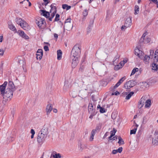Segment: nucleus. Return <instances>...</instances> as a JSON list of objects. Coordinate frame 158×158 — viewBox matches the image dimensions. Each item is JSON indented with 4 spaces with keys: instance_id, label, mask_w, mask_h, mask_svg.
<instances>
[{
    "instance_id": "63",
    "label": "nucleus",
    "mask_w": 158,
    "mask_h": 158,
    "mask_svg": "<svg viewBox=\"0 0 158 158\" xmlns=\"http://www.w3.org/2000/svg\"><path fill=\"white\" fill-rule=\"evenodd\" d=\"M54 112L56 113L57 112V110L56 109H54L53 110Z\"/></svg>"
},
{
    "instance_id": "22",
    "label": "nucleus",
    "mask_w": 158,
    "mask_h": 158,
    "mask_svg": "<svg viewBox=\"0 0 158 158\" xmlns=\"http://www.w3.org/2000/svg\"><path fill=\"white\" fill-rule=\"evenodd\" d=\"M8 27L11 30L15 31V32L17 33V31L16 30L15 27L12 24H9Z\"/></svg>"
},
{
    "instance_id": "41",
    "label": "nucleus",
    "mask_w": 158,
    "mask_h": 158,
    "mask_svg": "<svg viewBox=\"0 0 158 158\" xmlns=\"http://www.w3.org/2000/svg\"><path fill=\"white\" fill-rule=\"evenodd\" d=\"M91 115L89 116L90 118L92 119L93 118L94 116L96 114V112H92V113H90Z\"/></svg>"
},
{
    "instance_id": "57",
    "label": "nucleus",
    "mask_w": 158,
    "mask_h": 158,
    "mask_svg": "<svg viewBox=\"0 0 158 158\" xmlns=\"http://www.w3.org/2000/svg\"><path fill=\"white\" fill-rule=\"evenodd\" d=\"M108 134H109V132H106V133L104 135L103 137V138H105V137H106L108 135Z\"/></svg>"
},
{
    "instance_id": "8",
    "label": "nucleus",
    "mask_w": 158,
    "mask_h": 158,
    "mask_svg": "<svg viewBox=\"0 0 158 158\" xmlns=\"http://www.w3.org/2000/svg\"><path fill=\"white\" fill-rule=\"evenodd\" d=\"M17 34L21 37L26 40L29 39V37L22 30H18L17 31Z\"/></svg>"
},
{
    "instance_id": "48",
    "label": "nucleus",
    "mask_w": 158,
    "mask_h": 158,
    "mask_svg": "<svg viewBox=\"0 0 158 158\" xmlns=\"http://www.w3.org/2000/svg\"><path fill=\"white\" fill-rule=\"evenodd\" d=\"M44 49L46 51H47L49 50L48 47L47 46H44Z\"/></svg>"
},
{
    "instance_id": "38",
    "label": "nucleus",
    "mask_w": 158,
    "mask_h": 158,
    "mask_svg": "<svg viewBox=\"0 0 158 158\" xmlns=\"http://www.w3.org/2000/svg\"><path fill=\"white\" fill-rule=\"evenodd\" d=\"M31 139H33L34 137V135L35 133V132L33 129H31Z\"/></svg>"
},
{
    "instance_id": "13",
    "label": "nucleus",
    "mask_w": 158,
    "mask_h": 158,
    "mask_svg": "<svg viewBox=\"0 0 158 158\" xmlns=\"http://www.w3.org/2000/svg\"><path fill=\"white\" fill-rule=\"evenodd\" d=\"M43 51L41 49H39L36 53V58L37 59L41 60L43 56Z\"/></svg>"
},
{
    "instance_id": "16",
    "label": "nucleus",
    "mask_w": 158,
    "mask_h": 158,
    "mask_svg": "<svg viewBox=\"0 0 158 158\" xmlns=\"http://www.w3.org/2000/svg\"><path fill=\"white\" fill-rule=\"evenodd\" d=\"M151 58V57L147 55H145L143 59V61L144 62L145 64H148L149 63L150 59Z\"/></svg>"
},
{
    "instance_id": "61",
    "label": "nucleus",
    "mask_w": 158,
    "mask_h": 158,
    "mask_svg": "<svg viewBox=\"0 0 158 158\" xmlns=\"http://www.w3.org/2000/svg\"><path fill=\"white\" fill-rule=\"evenodd\" d=\"M123 62H124V64L126 63L127 62V60L126 59L124 60L123 61H122Z\"/></svg>"
},
{
    "instance_id": "5",
    "label": "nucleus",
    "mask_w": 158,
    "mask_h": 158,
    "mask_svg": "<svg viewBox=\"0 0 158 158\" xmlns=\"http://www.w3.org/2000/svg\"><path fill=\"white\" fill-rule=\"evenodd\" d=\"M81 52L80 46L76 44L73 48L71 53V57L79 58Z\"/></svg>"
},
{
    "instance_id": "21",
    "label": "nucleus",
    "mask_w": 158,
    "mask_h": 158,
    "mask_svg": "<svg viewBox=\"0 0 158 158\" xmlns=\"http://www.w3.org/2000/svg\"><path fill=\"white\" fill-rule=\"evenodd\" d=\"M62 52L60 50H59L57 51V59L60 60L61 59Z\"/></svg>"
},
{
    "instance_id": "36",
    "label": "nucleus",
    "mask_w": 158,
    "mask_h": 158,
    "mask_svg": "<svg viewBox=\"0 0 158 158\" xmlns=\"http://www.w3.org/2000/svg\"><path fill=\"white\" fill-rule=\"evenodd\" d=\"M144 98H145L142 97L139 103L142 105H144L145 103Z\"/></svg>"
},
{
    "instance_id": "49",
    "label": "nucleus",
    "mask_w": 158,
    "mask_h": 158,
    "mask_svg": "<svg viewBox=\"0 0 158 158\" xmlns=\"http://www.w3.org/2000/svg\"><path fill=\"white\" fill-rule=\"evenodd\" d=\"M150 55L149 56L151 57L154 54V51L153 50H150Z\"/></svg>"
},
{
    "instance_id": "59",
    "label": "nucleus",
    "mask_w": 158,
    "mask_h": 158,
    "mask_svg": "<svg viewBox=\"0 0 158 158\" xmlns=\"http://www.w3.org/2000/svg\"><path fill=\"white\" fill-rule=\"evenodd\" d=\"M3 39V36H0V42H2Z\"/></svg>"
},
{
    "instance_id": "46",
    "label": "nucleus",
    "mask_w": 158,
    "mask_h": 158,
    "mask_svg": "<svg viewBox=\"0 0 158 158\" xmlns=\"http://www.w3.org/2000/svg\"><path fill=\"white\" fill-rule=\"evenodd\" d=\"M117 150L118 152L119 153H121L122 150H123V148L122 147H119L118 149H117Z\"/></svg>"
},
{
    "instance_id": "11",
    "label": "nucleus",
    "mask_w": 158,
    "mask_h": 158,
    "mask_svg": "<svg viewBox=\"0 0 158 158\" xmlns=\"http://www.w3.org/2000/svg\"><path fill=\"white\" fill-rule=\"evenodd\" d=\"M125 79V77H124L121 78L119 81L115 84V85L112 88V90L114 91V89L118 87L122 83Z\"/></svg>"
},
{
    "instance_id": "44",
    "label": "nucleus",
    "mask_w": 158,
    "mask_h": 158,
    "mask_svg": "<svg viewBox=\"0 0 158 158\" xmlns=\"http://www.w3.org/2000/svg\"><path fill=\"white\" fill-rule=\"evenodd\" d=\"M119 94V93L118 91H116L114 93H112L111 94L112 95H118Z\"/></svg>"
},
{
    "instance_id": "20",
    "label": "nucleus",
    "mask_w": 158,
    "mask_h": 158,
    "mask_svg": "<svg viewBox=\"0 0 158 158\" xmlns=\"http://www.w3.org/2000/svg\"><path fill=\"white\" fill-rule=\"evenodd\" d=\"M52 157L54 158H60L61 156L59 153H56V152L55 153L53 152V153L50 156V158H52Z\"/></svg>"
},
{
    "instance_id": "30",
    "label": "nucleus",
    "mask_w": 158,
    "mask_h": 158,
    "mask_svg": "<svg viewBox=\"0 0 158 158\" xmlns=\"http://www.w3.org/2000/svg\"><path fill=\"white\" fill-rule=\"evenodd\" d=\"M101 127L102 124L101 123H99L97 125L95 129L94 130H95L96 132L97 131H99L101 129Z\"/></svg>"
},
{
    "instance_id": "42",
    "label": "nucleus",
    "mask_w": 158,
    "mask_h": 158,
    "mask_svg": "<svg viewBox=\"0 0 158 158\" xmlns=\"http://www.w3.org/2000/svg\"><path fill=\"white\" fill-rule=\"evenodd\" d=\"M4 52V50L3 49H0V56H3Z\"/></svg>"
},
{
    "instance_id": "45",
    "label": "nucleus",
    "mask_w": 158,
    "mask_h": 158,
    "mask_svg": "<svg viewBox=\"0 0 158 158\" xmlns=\"http://www.w3.org/2000/svg\"><path fill=\"white\" fill-rule=\"evenodd\" d=\"M128 27H127L126 25L124 24V25H123L121 27V29L122 30H125Z\"/></svg>"
},
{
    "instance_id": "6",
    "label": "nucleus",
    "mask_w": 158,
    "mask_h": 158,
    "mask_svg": "<svg viewBox=\"0 0 158 158\" xmlns=\"http://www.w3.org/2000/svg\"><path fill=\"white\" fill-rule=\"evenodd\" d=\"M150 41V39L147 35L146 33H144L141 37L139 42L140 43L147 44L149 43Z\"/></svg>"
},
{
    "instance_id": "55",
    "label": "nucleus",
    "mask_w": 158,
    "mask_h": 158,
    "mask_svg": "<svg viewBox=\"0 0 158 158\" xmlns=\"http://www.w3.org/2000/svg\"><path fill=\"white\" fill-rule=\"evenodd\" d=\"M143 106V105H142L141 104H140V103H138V107L140 108H142Z\"/></svg>"
},
{
    "instance_id": "56",
    "label": "nucleus",
    "mask_w": 158,
    "mask_h": 158,
    "mask_svg": "<svg viewBox=\"0 0 158 158\" xmlns=\"http://www.w3.org/2000/svg\"><path fill=\"white\" fill-rule=\"evenodd\" d=\"M143 85L145 86H146V87L147 86H148V83L146 82H143Z\"/></svg>"
},
{
    "instance_id": "60",
    "label": "nucleus",
    "mask_w": 158,
    "mask_h": 158,
    "mask_svg": "<svg viewBox=\"0 0 158 158\" xmlns=\"http://www.w3.org/2000/svg\"><path fill=\"white\" fill-rule=\"evenodd\" d=\"M112 137L113 136H112L110 135V136L108 137V139H109V140H111L112 139Z\"/></svg>"
},
{
    "instance_id": "51",
    "label": "nucleus",
    "mask_w": 158,
    "mask_h": 158,
    "mask_svg": "<svg viewBox=\"0 0 158 158\" xmlns=\"http://www.w3.org/2000/svg\"><path fill=\"white\" fill-rule=\"evenodd\" d=\"M77 95L75 92H73L72 93V97L74 98L76 97Z\"/></svg>"
},
{
    "instance_id": "50",
    "label": "nucleus",
    "mask_w": 158,
    "mask_h": 158,
    "mask_svg": "<svg viewBox=\"0 0 158 158\" xmlns=\"http://www.w3.org/2000/svg\"><path fill=\"white\" fill-rule=\"evenodd\" d=\"M118 152L117 150H114L112 151V153L114 154H116Z\"/></svg>"
},
{
    "instance_id": "9",
    "label": "nucleus",
    "mask_w": 158,
    "mask_h": 158,
    "mask_svg": "<svg viewBox=\"0 0 158 158\" xmlns=\"http://www.w3.org/2000/svg\"><path fill=\"white\" fill-rule=\"evenodd\" d=\"M72 60V68H75L79 62L78 58L71 57Z\"/></svg>"
},
{
    "instance_id": "62",
    "label": "nucleus",
    "mask_w": 158,
    "mask_h": 158,
    "mask_svg": "<svg viewBox=\"0 0 158 158\" xmlns=\"http://www.w3.org/2000/svg\"><path fill=\"white\" fill-rule=\"evenodd\" d=\"M116 139H117V137H116L115 136L113 137V138H112V139L113 140H115Z\"/></svg>"
},
{
    "instance_id": "28",
    "label": "nucleus",
    "mask_w": 158,
    "mask_h": 158,
    "mask_svg": "<svg viewBox=\"0 0 158 158\" xmlns=\"http://www.w3.org/2000/svg\"><path fill=\"white\" fill-rule=\"evenodd\" d=\"M88 14V10L85 9L83 12V19H84L85 18V17Z\"/></svg>"
},
{
    "instance_id": "17",
    "label": "nucleus",
    "mask_w": 158,
    "mask_h": 158,
    "mask_svg": "<svg viewBox=\"0 0 158 158\" xmlns=\"http://www.w3.org/2000/svg\"><path fill=\"white\" fill-rule=\"evenodd\" d=\"M142 52L139 51L138 49H136L135 50V54L139 58L141 59L142 58V56L141 55Z\"/></svg>"
},
{
    "instance_id": "64",
    "label": "nucleus",
    "mask_w": 158,
    "mask_h": 158,
    "mask_svg": "<svg viewBox=\"0 0 158 158\" xmlns=\"http://www.w3.org/2000/svg\"><path fill=\"white\" fill-rule=\"evenodd\" d=\"M101 108H102V107H101L100 105H98V106H97V108H100V109Z\"/></svg>"
},
{
    "instance_id": "1",
    "label": "nucleus",
    "mask_w": 158,
    "mask_h": 158,
    "mask_svg": "<svg viewBox=\"0 0 158 158\" xmlns=\"http://www.w3.org/2000/svg\"><path fill=\"white\" fill-rule=\"evenodd\" d=\"M7 84V81H5L0 85V92L5 100L9 101L12 98L13 93L15 90V88L13 82L9 81L6 89Z\"/></svg>"
},
{
    "instance_id": "35",
    "label": "nucleus",
    "mask_w": 158,
    "mask_h": 158,
    "mask_svg": "<svg viewBox=\"0 0 158 158\" xmlns=\"http://www.w3.org/2000/svg\"><path fill=\"white\" fill-rule=\"evenodd\" d=\"M139 69L137 68H134L132 71L131 75H134L136 72L138 71Z\"/></svg>"
},
{
    "instance_id": "33",
    "label": "nucleus",
    "mask_w": 158,
    "mask_h": 158,
    "mask_svg": "<svg viewBox=\"0 0 158 158\" xmlns=\"http://www.w3.org/2000/svg\"><path fill=\"white\" fill-rule=\"evenodd\" d=\"M152 143L154 145H158V141L156 139H153L152 140Z\"/></svg>"
},
{
    "instance_id": "39",
    "label": "nucleus",
    "mask_w": 158,
    "mask_h": 158,
    "mask_svg": "<svg viewBox=\"0 0 158 158\" xmlns=\"http://www.w3.org/2000/svg\"><path fill=\"white\" fill-rule=\"evenodd\" d=\"M60 15L58 14H56V17L55 19V21H57L59 20Z\"/></svg>"
},
{
    "instance_id": "18",
    "label": "nucleus",
    "mask_w": 158,
    "mask_h": 158,
    "mask_svg": "<svg viewBox=\"0 0 158 158\" xmlns=\"http://www.w3.org/2000/svg\"><path fill=\"white\" fill-rule=\"evenodd\" d=\"M52 109V107L51 104H49L47 106L46 109V111L47 114L50 113Z\"/></svg>"
},
{
    "instance_id": "47",
    "label": "nucleus",
    "mask_w": 158,
    "mask_h": 158,
    "mask_svg": "<svg viewBox=\"0 0 158 158\" xmlns=\"http://www.w3.org/2000/svg\"><path fill=\"white\" fill-rule=\"evenodd\" d=\"M71 19L70 18L67 19L65 21V23H71Z\"/></svg>"
},
{
    "instance_id": "43",
    "label": "nucleus",
    "mask_w": 158,
    "mask_h": 158,
    "mask_svg": "<svg viewBox=\"0 0 158 158\" xmlns=\"http://www.w3.org/2000/svg\"><path fill=\"white\" fill-rule=\"evenodd\" d=\"M147 118L146 116L144 117L143 118V124H145L146 123Z\"/></svg>"
},
{
    "instance_id": "10",
    "label": "nucleus",
    "mask_w": 158,
    "mask_h": 158,
    "mask_svg": "<svg viewBox=\"0 0 158 158\" xmlns=\"http://www.w3.org/2000/svg\"><path fill=\"white\" fill-rule=\"evenodd\" d=\"M36 23L39 27H42L45 23V22L43 19L41 18L38 20H36Z\"/></svg>"
},
{
    "instance_id": "3",
    "label": "nucleus",
    "mask_w": 158,
    "mask_h": 158,
    "mask_svg": "<svg viewBox=\"0 0 158 158\" xmlns=\"http://www.w3.org/2000/svg\"><path fill=\"white\" fill-rule=\"evenodd\" d=\"M50 7L51 8L50 11V13L51 14L50 17L48 12L44 10H40V11L42 12L41 14L46 18H48L49 20L52 21V19L54 17L56 12V6H54V4H52Z\"/></svg>"
},
{
    "instance_id": "29",
    "label": "nucleus",
    "mask_w": 158,
    "mask_h": 158,
    "mask_svg": "<svg viewBox=\"0 0 158 158\" xmlns=\"http://www.w3.org/2000/svg\"><path fill=\"white\" fill-rule=\"evenodd\" d=\"M21 57L18 56V58L19 59V60L18 62L19 64H22L23 65L25 64V63L24 62V59L23 58L21 59Z\"/></svg>"
},
{
    "instance_id": "53",
    "label": "nucleus",
    "mask_w": 158,
    "mask_h": 158,
    "mask_svg": "<svg viewBox=\"0 0 158 158\" xmlns=\"http://www.w3.org/2000/svg\"><path fill=\"white\" fill-rule=\"evenodd\" d=\"M111 117L113 119H115L116 117L114 113H112L111 115Z\"/></svg>"
},
{
    "instance_id": "32",
    "label": "nucleus",
    "mask_w": 158,
    "mask_h": 158,
    "mask_svg": "<svg viewBox=\"0 0 158 158\" xmlns=\"http://www.w3.org/2000/svg\"><path fill=\"white\" fill-rule=\"evenodd\" d=\"M134 94V92H131L126 97V99L127 100L129 99L131 96Z\"/></svg>"
},
{
    "instance_id": "37",
    "label": "nucleus",
    "mask_w": 158,
    "mask_h": 158,
    "mask_svg": "<svg viewBox=\"0 0 158 158\" xmlns=\"http://www.w3.org/2000/svg\"><path fill=\"white\" fill-rule=\"evenodd\" d=\"M116 130H115L114 128L113 129V131H111V136H113L115 133L116 132Z\"/></svg>"
},
{
    "instance_id": "40",
    "label": "nucleus",
    "mask_w": 158,
    "mask_h": 158,
    "mask_svg": "<svg viewBox=\"0 0 158 158\" xmlns=\"http://www.w3.org/2000/svg\"><path fill=\"white\" fill-rule=\"evenodd\" d=\"M49 1L50 0H43L44 3L43 4V5H44L45 6H46L49 2Z\"/></svg>"
},
{
    "instance_id": "7",
    "label": "nucleus",
    "mask_w": 158,
    "mask_h": 158,
    "mask_svg": "<svg viewBox=\"0 0 158 158\" xmlns=\"http://www.w3.org/2000/svg\"><path fill=\"white\" fill-rule=\"evenodd\" d=\"M135 85V82L133 80H130L124 84L125 88L127 89L133 87Z\"/></svg>"
},
{
    "instance_id": "12",
    "label": "nucleus",
    "mask_w": 158,
    "mask_h": 158,
    "mask_svg": "<svg viewBox=\"0 0 158 158\" xmlns=\"http://www.w3.org/2000/svg\"><path fill=\"white\" fill-rule=\"evenodd\" d=\"M131 19L132 17L129 16L125 21L124 24L127 27H129L131 26Z\"/></svg>"
},
{
    "instance_id": "34",
    "label": "nucleus",
    "mask_w": 158,
    "mask_h": 158,
    "mask_svg": "<svg viewBox=\"0 0 158 158\" xmlns=\"http://www.w3.org/2000/svg\"><path fill=\"white\" fill-rule=\"evenodd\" d=\"M118 143L119 144H124V142L123 139H122V138L120 137H118Z\"/></svg>"
},
{
    "instance_id": "54",
    "label": "nucleus",
    "mask_w": 158,
    "mask_h": 158,
    "mask_svg": "<svg viewBox=\"0 0 158 158\" xmlns=\"http://www.w3.org/2000/svg\"><path fill=\"white\" fill-rule=\"evenodd\" d=\"M80 149L82 151L83 149L84 146L82 144H81L80 146Z\"/></svg>"
},
{
    "instance_id": "15",
    "label": "nucleus",
    "mask_w": 158,
    "mask_h": 158,
    "mask_svg": "<svg viewBox=\"0 0 158 158\" xmlns=\"http://www.w3.org/2000/svg\"><path fill=\"white\" fill-rule=\"evenodd\" d=\"M64 27L68 31L72 29L73 27V25L71 23H65Z\"/></svg>"
},
{
    "instance_id": "19",
    "label": "nucleus",
    "mask_w": 158,
    "mask_h": 158,
    "mask_svg": "<svg viewBox=\"0 0 158 158\" xmlns=\"http://www.w3.org/2000/svg\"><path fill=\"white\" fill-rule=\"evenodd\" d=\"M124 62L121 61L119 64L115 66L114 67V69L116 70L119 69L120 68H121L122 66L124 65Z\"/></svg>"
},
{
    "instance_id": "2",
    "label": "nucleus",
    "mask_w": 158,
    "mask_h": 158,
    "mask_svg": "<svg viewBox=\"0 0 158 158\" xmlns=\"http://www.w3.org/2000/svg\"><path fill=\"white\" fill-rule=\"evenodd\" d=\"M48 127L47 126L44 125L39 132L37 140L39 143H42L45 140L48 133Z\"/></svg>"
},
{
    "instance_id": "24",
    "label": "nucleus",
    "mask_w": 158,
    "mask_h": 158,
    "mask_svg": "<svg viewBox=\"0 0 158 158\" xmlns=\"http://www.w3.org/2000/svg\"><path fill=\"white\" fill-rule=\"evenodd\" d=\"M96 131L95 130H93L91 133V136L90 137L89 140L90 141H92L93 139L94 136L95 134Z\"/></svg>"
},
{
    "instance_id": "26",
    "label": "nucleus",
    "mask_w": 158,
    "mask_h": 158,
    "mask_svg": "<svg viewBox=\"0 0 158 158\" xmlns=\"http://www.w3.org/2000/svg\"><path fill=\"white\" fill-rule=\"evenodd\" d=\"M138 125L137 124H136L135 126V127L133 129L131 130L130 131V134H135L136 133V131L137 128L138 127Z\"/></svg>"
},
{
    "instance_id": "27",
    "label": "nucleus",
    "mask_w": 158,
    "mask_h": 158,
    "mask_svg": "<svg viewBox=\"0 0 158 158\" xmlns=\"http://www.w3.org/2000/svg\"><path fill=\"white\" fill-rule=\"evenodd\" d=\"M62 8L63 9H66L67 10H68L71 8V6L66 4H64L62 5Z\"/></svg>"
},
{
    "instance_id": "31",
    "label": "nucleus",
    "mask_w": 158,
    "mask_h": 158,
    "mask_svg": "<svg viewBox=\"0 0 158 158\" xmlns=\"http://www.w3.org/2000/svg\"><path fill=\"white\" fill-rule=\"evenodd\" d=\"M92 28V25H89L87 29V34H89L91 31Z\"/></svg>"
},
{
    "instance_id": "25",
    "label": "nucleus",
    "mask_w": 158,
    "mask_h": 158,
    "mask_svg": "<svg viewBox=\"0 0 158 158\" xmlns=\"http://www.w3.org/2000/svg\"><path fill=\"white\" fill-rule=\"evenodd\" d=\"M151 101L150 100L148 99L145 102V107L146 108L149 107L151 106Z\"/></svg>"
},
{
    "instance_id": "23",
    "label": "nucleus",
    "mask_w": 158,
    "mask_h": 158,
    "mask_svg": "<svg viewBox=\"0 0 158 158\" xmlns=\"http://www.w3.org/2000/svg\"><path fill=\"white\" fill-rule=\"evenodd\" d=\"M139 6L137 5H135L134 8L135 13L134 14L136 15L139 13Z\"/></svg>"
},
{
    "instance_id": "4",
    "label": "nucleus",
    "mask_w": 158,
    "mask_h": 158,
    "mask_svg": "<svg viewBox=\"0 0 158 158\" xmlns=\"http://www.w3.org/2000/svg\"><path fill=\"white\" fill-rule=\"evenodd\" d=\"M16 22L24 30L27 31L30 30V27L29 25L25 20H23L21 18H17L16 20Z\"/></svg>"
},
{
    "instance_id": "58",
    "label": "nucleus",
    "mask_w": 158,
    "mask_h": 158,
    "mask_svg": "<svg viewBox=\"0 0 158 158\" xmlns=\"http://www.w3.org/2000/svg\"><path fill=\"white\" fill-rule=\"evenodd\" d=\"M54 36L55 38H56V39H57L58 37V35L56 33H54Z\"/></svg>"
},
{
    "instance_id": "52",
    "label": "nucleus",
    "mask_w": 158,
    "mask_h": 158,
    "mask_svg": "<svg viewBox=\"0 0 158 158\" xmlns=\"http://www.w3.org/2000/svg\"><path fill=\"white\" fill-rule=\"evenodd\" d=\"M100 111L101 113H103L105 112V111L104 108H101L100 109Z\"/></svg>"
},
{
    "instance_id": "14",
    "label": "nucleus",
    "mask_w": 158,
    "mask_h": 158,
    "mask_svg": "<svg viewBox=\"0 0 158 158\" xmlns=\"http://www.w3.org/2000/svg\"><path fill=\"white\" fill-rule=\"evenodd\" d=\"M88 111L89 113H92V112H96L95 108L94 107L92 103H90L88 106Z\"/></svg>"
}]
</instances>
